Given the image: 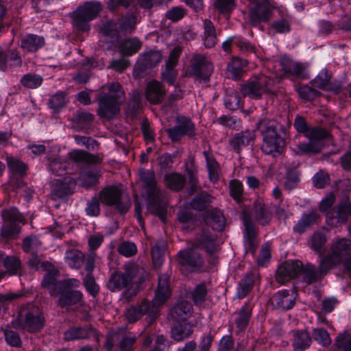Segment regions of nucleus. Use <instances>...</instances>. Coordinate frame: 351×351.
<instances>
[{
    "label": "nucleus",
    "mask_w": 351,
    "mask_h": 351,
    "mask_svg": "<svg viewBox=\"0 0 351 351\" xmlns=\"http://www.w3.org/2000/svg\"><path fill=\"white\" fill-rule=\"evenodd\" d=\"M170 295L169 277L167 274H162L158 278V287L152 305L148 301H143L140 306L129 308L125 313L127 319L133 322L145 313L154 315L158 307L164 304Z\"/></svg>",
    "instance_id": "obj_1"
},
{
    "label": "nucleus",
    "mask_w": 351,
    "mask_h": 351,
    "mask_svg": "<svg viewBox=\"0 0 351 351\" xmlns=\"http://www.w3.org/2000/svg\"><path fill=\"white\" fill-rule=\"evenodd\" d=\"M294 127L299 132H302L309 140L308 143H299L297 145V153L299 154L317 153L321 150L322 140L327 136V132L321 128H308L304 118L297 116Z\"/></svg>",
    "instance_id": "obj_2"
},
{
    "label": "nucleus",
    "mask_w": 351,
    "mask_h": 351,
    "mask_svg": "<svg viewBox=\"0 0 351 351\" xmlns=\"http://www.w3.org/2000/svg\"><path fill=\"white\" fill-rule=\"evenodd\" d=\"M143 270L135 263H130L125 266L123 273L116 272L111 276L108 287L112 291L126 289L136 291L140 288V285L144 281L142 276Z\"/></svg>",
    "instance_id": "obj_3"
},
{
    "label": "nucleus",
    "mask_w": 351,
    "mask_h": 351,
    "mask_svg": "<svg viewBox=\"0 0 351 351\" xmlns=\"http://www.w3.org/2000/svg\"><path fill=\"white\" fill-rule=\"evenodd\" d=\"M278 126L279 125L276 121L268 119H263L257 124V128L263 136L261 149L266 154L276 156L282 150L284 141L277 134Z\"/></svg>",
    "instance_id": "obj_4"
},
{
    "label": "nucleus",
    "mask_w": 351,
    "mask_h": 351,
    "mask_svg": "<svg viewBox=\"0 0 351 351\" xmlns=\"http://www.w3.org/2000/svg\"><path fill=\"white\" fill-rule=\"evenodd\" d=\"M123 92L117 82L109 86L108 93H99L98 114L106 119H111L119 112V104Z\"/></svg>",
    "instance_id": "obj_5"
},
{
    "label": "nucleus",
    "mask_w": 351,
    "mask_h": 351,
    "mask_svg": "<svg viewBox=\"0 0 351 351\" xmlns=\"http://www.w3.org/2000/svg\"><path fill=\"white\" fill-rule=\"evenodd\" d=\"M249 21L253 26L267 23L273 17L276 5L269 0H248Z\"/></svg>",
    "instance_id": "obj_6"
},
{
    "label": "nucleus",
    "mask_w": 351,
    "mask_h": 351,
    "mask_svg": "<svg viewBox=\"0 0 351 351\" xmlns=\"http://www.w3.org/2000/svg\"><path fill=\"white\" fill-rule=\"evenodd\" d=\"M101 10V5L99 2H87L80 6L73 12V24L81 31L87 32L89 30V21L97 17Z\"/></svg>",
    "instance_id": "obj_7"
},
{
    "label": "nucleus",
    "mask_w": 351,
    "mask_h": 351,
    "mask_svg": "<svg viewBox=\"0 0 351 351\" xmlns=\"http://www.w3.org/2000/svg\"><path fill=\"white\" fill-rule=\"evenodd\" d=\"M100 201L110 206H114L120 213H126L130 207L129 195L117 186L105 188L100 192Z\"/></svg>",
    "instance_id": "obj_8"
},
{
    "label": "nucleus",
    "mask_w": 351,
    "mask_h": 351,
    "mask_svg": "<svg viewBox=\"0 0 351 351\" xmlns=\"http://www.w3.org/2000/svg\"><path fill=\"white\" fill-rule=\"evenodd\" d=\"M20 325L29 332H34L43 325V317L40 308L32 304L21 308L19 311Z\"/></svg>",
    "instance_id": "obj_9"
},
{
    "label": "nucleus",
    "mask_w": 351,
    "mask_h": 351,
    "mask_svg": "<svg viewBox=\"0 0 351 351\" xmlns=\"http://www.w3.org/2000/svg\"><path fill=\"white\" fill-rule=\"evenodd\" d=\"M274 83V80L265 75H261L248 83L242 85L241 91L245 96H248L252 99H258L263 94L270 90V88Z\"/></svg>",
    "instance_id": "obj_10"
},
{
    "label": "nucleus",
    "mask_w": 351,
    "mask_h": 351,
    "mask_svg": "<svg viewBox=\"0 0 351 351\" xmlns=\"http://www.w3.org/2000/svg\"><path fill=\"white\" fill-rule=\"evenodd\" d=\"M351 215V203L347 197L343 198L338 206L337 211H330L326 214V223L331 227H338L347 221Z\"/></svg>",
    "instance_id": "obj_11"
},
{
    "label": "nucleus",
    "mask_w": 351,
    "mask_h": 351,
    "mask_svg": "<svg viewBox=\"0 0 351 351\" xmlns=\"http://www.w3.org/2000/svg\"><path fill=\"white\" fill-rule=\"evenodd\" d=\"M2 217L6 224L2 228L1 235L3 237L8 238L17 234L19 232V228L16 223H20L23 221V217L18 210L15 208L3 210Z\"/></svg>",
    "instance_id": "obj_12"
},
{
    "label": "nucleus",
    "mask_w": 351,
    "mask_h": 351,
    "mask_svg": "<svg viewBox=\"0 0 351 351\" xmlns=\"http://www.w3.org/2000/svg\"><path fill=\"white\" fill-rule=\"evenodd\" d=\"M178 258L181 267L190 272L199 269L203 263L200 255L194 250L180 251L178 254Z\"/></svg>",
    "instance_id": "obj_13"
},
{
    "label": "nucleus",
    "mask_w": 351,
    "mask_h": 351,
    "mask_svg": "<svg viewBox=\"0 0 351 351\" xmlns=\"http://www.w3.org/2000/svg\"><path fill=\"white\" fill-rule=\"evenodd\" d=\"M194 128V125L189 119L180 117L178 119L176 125L167 130V133L173 141H176L184 135L193 136Z\"/></svg>",
    "instance_id": "obj_14"
},
{
    "label": "nucleus",
    "mask_w": 351,
    "mask_h": 351,
    "mask_svg": "<svg viewBox=\"0 0 351 351\" xmlns=\"http://www.w3.org/2000/svg\"><path fill=\"white\" fill-rule=\"evenodd\" d=\"M302 269V264L298 261H289L282 263L278 269L276 280L284 284L297 276Z\"/></svg>",
    "instance_id": "obj_15"
},
{
    "label": "nucleus",
    "mask_w": 351,
    "mask_h": 351,
    "mask_svg": "<svg viewBox=\"0 0 351 351\" xmlns=\"http://www.w3.org/2000/svg\"><path fill=\"white\" fill-rule=\"evenodd\" d=\"M296 298L293 290H282L277 292L271 299L272 304L277 308L288 310L291 308Z\"/></svg>",
    "instance_id": "obj_16"
},
{
    "label": "nucleus",
    "mask_w": 351,
    "mask_h": 351,
    "mask_svg": "<svg viewBox=\"0 0 351 351\" xmlns=\"http://www.w3.org/2000/svg\"><path fill=\"white\" fill-rule=\"evenodd\" d=\"M134 18L130 16L126 18L123 23H117L110 21L103 25L100 29V32L106 36H115L119 32V29H121V31L132 29L134 25Z\"/></svg>",
    "instance_id": "obj_17"
},
{
    "label": "nucleus",
    "mask_w": 351,
    "mask_h": 351,
    "mask_svg": "<svg viewBox=\"0 0 351 351\" xmlns=\"http://www.w3.org/2000/svg\"><path fill=\"white\" fill-rule=\"evenodd\" d=\"M192 306L186 301H182L175 305L170 311V317L174 322L186 321L192 313Z\"/></svg>",
    "instance_id": "obj_18"
},
{
    "label": "nucleus",
    "mask_w": 351,
    "mask_h": 351,
    "mask_svg": "<svg viewBox=\"0 0 351 351\" xmlns=\"http://www.w3.org/2000/svg\"><path fill=\"white\" fill-rule=\"evenodd\" d=\"M44 38L34 34H28L21 41V47L26 53H33L44 45Z\"/></svg>",
    "instance_id": "obj_19"
},
{
    "label": "nucleus",
    "mask_w": 351,
    "mask_h": 351,
    "mask_svg": "<svg viewBox=\"0 0 351 351\" xmlns=\"http://www.w3.org/2000/svg\"><path fill=\"white\" fill-rule=\"evenodd\" d=\"M192 332V326L186 321L175 322L171 328V337L177 341L188 338Z\"/></svg>",
    "instance_id": "obj_20"
},
{
    "label": "nucleus",
    "mask_w": 351,
    "mask_h": 351,
    "mask_svg": "<svg viewBox=\"0 0 351 351\" xmlns=\"http://www.w3.org/2000/svg\"><path fill=\"white\" fill-rule=\"evenodd\" d=\"M165 90L161 84L155 81L148 83L146 88V97L151 103L156 104L160 102L163 97Z\"/></svg>",
    "instance_id": "obj_21"
},
{
    "label": "nucleus",
    "mask_w": 351,
    "mask_h": 351,
    "mask_svg": "<svg viewBox=\"0 0 351 351\" xmlns=\"http://www.w3.org/2000/svg\"><path fill=\"white\" fill-rule=\"evenodd\" d=\"M203 26L204 29L203 36L204 45L206 48L213 47L217 42L215 27L213 23L208 19L204 21Z\"/></svg>",
    "instance_id": "obj_22"
},
{
    "label": "nucleus",
    "mask_w": 351,
    "mask_h": 351,
    "mask_svg": "<svg viewBox=\"0 0 351 351\" xmlns=\"http://www.w3.org/2000/svg\"><path fill=\"white\" fill-rule=\"evenodd\" d=\"M285 73H290L302 78L308 77L306 67L301 63L284 60L281 62Z\"/></svg>",
    "instance_id": "obj_23"
},
{
    "label": "nucleus",
    "mask_w": 351,
    "mask_h": 351,
    "mask_svg": "<svg viewBox=\"0 0 351 351\" xmlns=\"http://www.w3.org/2000/svg\"><path fill=\"white\" fill-rule=\"evenodd\" d=\"M291 19L288 15H282L276 19L270 25L269 29L275 33L286 34L291 30Z\"/></svg>",
    "instance_id": "obj_24"
},
{
    "label": "nucleus",
    "mask_w": 351,
    "mask_h": 351,
    "mask_svg": "<svg viewBox=\"0 0 351 351\" xmlns=\"http://www.w3.org/2000/svg\"><path fill=\"white\" fill-rule=\"evenodd\" d=\"M253 139V134L250 131H245L235 135L231 140L230 145L234 150L239 151L252 142Z\"/></svg>",
    "instance_id": "obj_25"
},
{
    "label": "nucleus",
    "mask_w": 351,
    "mask_h": 351,
    "mask_svg": "<svg viewBox=\"0 0 351 351\" xmlns=\"http://www.w3.org/2000/svg\"><path fill=\"white\" fill-rule=\"evenodd\" d=\"M311 343V338L306 331H297L294 333L293 346L294 347L295 350H306L310 346Z\"/></svg>",
    "instance_id": "obj_26"
},
{
    "label": "nucleus",
    "mask_w": 351,
    "mask_h": 351,
    "mask_svg": "<svg viewBox=\"0 0 351 351\" xmlns=\"http://www.w3.org/2000/svg\"><path fill=\"white\" fill-rule=\"evenodd\" d=\"M245 232H244V242L245 247L247 251L254 253V248L255 246V237L256 232L254 225L247 220H244Z\"/></svg>",
    "instance_id": "obj_27"
},
{
    "label": "nucleus",
    "mask_w": 351,
    "mask_h": 351,
    "mask_svg": "<svg viewBox=\"0 0 351 351\" xmlns=\"http://www.w3.org/2000/svg\"><path fill=\"white\" fill-rule=\"evenodd\" d=\"M164 182L167 187L173 191H179L183 188L185 179L179 173H169L165 176Z\"/></svg>",
    "instance_id": "obj_28"
},
{
    "label": "nucleus",
    "mask_w": 351,
    "mask_h": 351,
    "mask_svg": "<svg viewBox=\"0 0 351 351\" xmlns=\"http://www.w3.org/2000/svg\"><path fill=\"white\" fill-rule=\"evenodd\" d=\"M69 156V158L75 162L97 163L100 160L98 156L78 149L72 150Z\"/></svg>",
    "instance_id": "obj_29"
},
{
    "label": "nucleus",
    "mask_w": 351,
    "mask_h": 351,
    "mask_svg": "<svg viewBox=\"0 0 351 351\" xmlns=\"http://www.w3.org/2000/svg\"><path fill=\"white\" fill-rule=\"evenodd\" d=\"M317 220L318 215L316 213L312 212L308 214L304 215L294 226L293 229L295 232L302 234L309 226L317 223Z\"/></svg>",
    "instance_id": "obj_30"
},
{
    "label": "nucleus",
    "mask_w": 351,
    "mask_h": 351,
    "mask_svg": "<svg viewBox=\"0 0 351 351\" xmlns=\"http://www.w3.org/2000/svg\"><path fill=\"white\" fill-rule=\"evenodd\" d=\"M141 47L140 40L136 38H133L123 41L119 46V50L123 55L131 56L136 53Z\"/></svg>",
    "instance_id": "obj_31"
},
{
    "label": "nucleus",
    "mask_w": 351,
    "mask_h": 351,
    "mask_svg": "<svg viewBox=\"0 0 351 351\" xmlns=\"http://www.w3.org/2000/svg\"><path fill=\"white\" fill-rule=\"evenodd\" d=\"M193 69L198 75L208 76L213 71L212 64L204 56H197L196 63L193 64Z\"/></svg>",
    "instance_id": "obj_32"
},
{
    "label": "nucleus",
    "mask_w": 351,
    "mask_h": 351,
    "mask_svg": "<svg viewBox=\"0 0 351 351\" xmlns=\"http://www.w3.org/2000/svg\"><path fill=\"white\" fill-rule=\"evenodd\" d=\"M206 223L217 231H221L225 226V218L221 211L215 210L209 213L206 218Z\"/></svg>",
    "instance_id": "obj_33"
},
{
    "label": "nucleus",
    "mask_w": 351,
    "mask_h": 351,
    "mask_svg": "<svg viewBox=\"0 0 351 351\" xmlns=\"http://www.w3.org/2000/svg\"><path fill=\"white\" fill-rule=\"evenodd\" d=\"M331 73L324 69L319 71L317 75L312 80L311 84L313 86L324 89H330V82Z\"/></svg>",
    "instance_id": "obj_34"
},
{
    "label": "nucleus",
    "mask_w": 351,
    "mask_h": 351,
    "mask_svg": "<svg viewBox=\"0 0 351 351\" xmlns=\"http://www.w3.org/2000/svg\"><path fill=\"white\" fill-rule=\"evenodd\" d=\"M140 175L141 178L149 189V198H151L152 195L158 197L159 192L156 186L155 176L154 173L149 171H142Z\"/></svg>",
    "instance_id": "obj_35"
},
{
    "label": "nucleus",
    "mask_w": 351,
    "mask_h": 351,
    "mask_svg": "<svg viewBox=\"0 0 351 351\" xmlns=\"http://www.w3.org/2000/svg\"><path fill=\"white\" fill-rule=\"evenodd\" d=\"M82 299V293L79 291H68L61 295L59 299V304L62 307L69 308L71 306L78 303Z\"/></svg>",
    "instance_id": "obj_36"
},
{
    "label": "nucleus",
    "mask_w": 351,
    "mask_h": 351,
    "mask_svg": "<svg viewBox=\"0 0 351 351\" xmlns=\"http://www.w3.org/2000/svg\"><path fill=\"white\" fill-rule=\"evenodd\" d=\"M83 258L82 253L75 250H68L65 254V260L67 265L74 269H77L81 267Z\"/></svg>",
    "instance_id": "obj_37"
},
{
    "label": "nucleus",
    "mask_w": 351,
    "mask_h": 351,
    "mask_svg": "<svg viewBox=\"0 0 351 351\" xmlns=\"http://www.w3.org/2000/svg\"><path fill=\"white\" fill-rule=\"evenodd\" d=\"M48 273L43 278L42 285L47 288L51 295H54L56 289V275L58 271L51 265V267L47 270Z\"/></svg>",
    "instance_id": "obj_38"
},
{
    "label": "nucleus",
    "mask_w": 351,
    "mask_h": 351,
    "mask_svg": "<svg viewBox=\"0 0 351 351\" xmlns=\"http://www.w3.org/2000/svg\"><path fill=\"white\" fill-rule=\"evenodd\" d=\"M165 247V241H159L152 248V261L155 267H158L162 264Z\"/></svg>",
    "instance_id": "obj_39"
},
{
    "label": "nucleus",
    "mask_w": 351,
    "mask_h": 351,
    "mask_svg": "<svg viewBox=\"0 0 351 351\" xmlns=\"http://www.w3.org/2000/svg\"><path fill=\"white\" fill-rule=\"evenodd\" d=\"M246 65V61L239 58H234L228 64L227 69L230 76L237 79L243 71V68Z\"/></svg>",
    "instance_id": "obj_40"
},
{
    "label": "nucleus",
    "mask_w": 351,
    "mask_h": 351,
    "mask_svg": "<svg viewBox=\"0 0 351 351\" xmlns=\"http://www.w3.org/2000/svg\"><path fill=\"white\" fill-rule=\"evenodd\" d=\"M73 182L64 178L63 181L57 180L56 186L53 189V194L58 197H64L71 193V185Z\"/></svg>",
    "instance_id": "obj_41"
},
{
    "label": "nucleus",
    "mask_w": 351,
    "mask_h": 351,
    "mask_svg": "<svg viewBox=\"0 0 351 351\" xmlns=\"http://www.w3.org/2000/svg\"><path fill=\"white\" fill-rule=\"evenodd\" d=\"M89 335V330L85 328H73L69 329L64 332V339L66 341H72L80 339L87 338Z\"/></svg>",
    "instance_id": "obj_42"
},
{
    "label": "nucleus",
    "mask_w": 351,
    "mask_h": 351,
    "mask_svg": "<svg viewBox=\"0 0 351 351\" xmlns=\"http://www.w3.org/2000/svg\"><path fill=\"white\" fill-rule=\"evenodd\" d=\"M255 218L262 225L268 223L271 219V215L265 210V205L261 202L255 204Z\"/></svg>",
    "instance_id": "obj_43"
},
{
    "label": "nucleus",
    "mask_w": 351,
    "mask_h": 351,
    "mask_svg": "<svg viewBox=\"0 0 351 351\" xmlns=\"http://www.w3.org/2000/svg\"><path fill=\"white\" fill-rule=\"evenodd\" d=\"M326 238L321 233H315L310 242L311 247L319 255H322L325 249Z\"/></svg>",
    "instance_id": "obj_44"
},
{
    "label": "nucleus",
    "mask_w": 351,
    "mask_h": 351,
    "mask_svg": "<svg viewBox=\"0 0 351 351\" xmlns=\"http://www.w3.org/2000/svg\"><path fill=\"white\" fill-rule=\"evenodd\" d=\"M49 170L56 175H62L66 170V162H63L58 157L49 156Z\"/></svg>",
    "instance_id": "obj_45"
},
{
    "label": "nucleus",
    "mask_w": 351,
    "mask_h": 351,
    "mask_svg": "<svg viewBox=\"0 0 351 351\" xmlns=\"http://www.w3.org/2000/svg\"><path fill=\"white\" fill-rule=\"evenodd\" d=\"M21 84L29 88H36L43 82V78L40 75L35 74H26L21 80Z\"/></svg>",
    "instance_id": "obj_46"
},
{
    "label": "nucleus",
    "mask_w": 351,
    "mask_h": 351,
    "mask_svg": "<svg viewBox=\"0 0 351 351\" xmlns=\"http://www.w3.org/2000/svg\"><path fill=\"white\" fill-rule=\"evenodd\" d=\"M141 59L145 66H152L161 61L162 55L158 51H153L145 53Z\"/></svg>",
    "instance_id": "obj_47"
},
{
    "label": "nucleus",
    "mask_w": 351,
    "mask_h": 351,
    "mask_svg": "<svg viewBox=\"0 0 351 351\" xmlns=\"http://www.w3.org/2000/svg\"><path fill=\"white\" fill-rule=\"evenodd\" d=\"M315 341L323 346H328L331 343V338L328 332L322 328H315L313 331Z\"/></svg>",
    "instance_id": "obj_48"
},
{
    "label": "nucleus",
    "mask_w": 351,
    "mask_h": 351,
    "mask_svg": "<svg viewBox=\"0 0 351 351\" xmlns=\"http://www.w3.org/2000/svg\"><path fill=\"white\" fill-rule=\"evenodd\" d=\"M336 346L341 351H351V335L347 331L339 335L336 339Z\"/></svg>",
    "instance_id": "obj_49"
},
{
    "label": "nucleus",
    "mask_w": 351,
    "mask_h": 351,
    "mask_svg": "<svg viewBox=\"0 0 351 351\" xmlns=\"http://www.w3.org/2000/svg\"><path fill=\"white\" fill-rule=\"evenodd\" d=\"M67 101L68 99L64 93H57L51 97L49 105L51 108L58 111L65 106Z\"/></svg>",
    "instance_id": "obj_50"
},
{
    "label": "nucleus",
    "mask_w": 351,
    "mask_h": 351,
    "mask_svg": "<svg viewBox=\"0 0 351 351\" xmlns=\"http://www.w3.org/2000/svg\"><path fill=\"white\" fill-rule=\"evenodd\" d=\"M211 202V197L208 194H201L194 197L191 203V207L195 210L204 209Z\"/></svg>",
    "instance_id": "obj_51"
},
{
    "label": "nucleus",
    "mask_w": 351,
    "mask_h": 351,
    "mask_svg": "<svg viewBox=\"0 0 351 351\" xmlns=\"http://www.w3.org/2000/svg\"><path fill=\"white\" fill-rule=\"evenodd\" d=\"M97 180L98 176L97 172L91 171L80 175L78 182L83 187L88 188L95 184Z\"/></svg>",
    "instance_id": "obj_52"
},
{
    "label": "nucleus",
    "mask_w": 351,
    "mask_h": 351,
    "mask_svg": "<svg viewBox=\"0 0 351 351\" xmlns=\"http://www.w3.org/2000/svg\"><path fill=\"white\" fill-rule=\"evenodd\" d=\"M329 181L330 178L328 173L322 170H319L317 172L313 178V184L318 189L325 187L329 184Z\"/></svg>",
    "instance_id": "obj_53"
},
{
    "label": "nucleus",
    "mask_w": 351,
    "mask_h": 351,
    "mask_svg": "<svg viewBox=\"0 0 351 351\" xmlns=\"http://www.w3.org/2000/svg\"><path fill=\"white\" fill-rule=\"evenodd\" d=\"M7 162L10 170L13 173L23 174L25 172L27 167L21 160L13 158H8Z\"/></svg>",
    "instance_id": "obj_54"
},
{
    "label": "nucleus",
    "mask_w": 351,
    "mask_h": 351,
    "mask_svg": "<svg viewBox=\"0 0 351 351\" xmlns=\"http://www.w3.org/2000/svg\"><path fill=\"white\" fill-rule=\"evenodd\" d=\"M29 266L36 270L45 271L49 269L51 267V264L47 261H41L40 259L36 256H34L32 258L29 260Z\"/></svg>",
    "instance_id": "obj_55"
},
{
    "label": "nucleus",
    "mask_w": 351,
    "mask_h": 351,
    "mask_svg": "<svg viewBox=\"0 0 351 351\" xmlns=\"http://www.w3.org/2000/svg\"><path fill=\"white\" fill-rule=\"evenodd\" d=\"M93 115L89 112L84 111H78L74 115L75 121L82 126H86L93 120Z\"/></svg>",
    "instance_id": "obj_56"
},
{
    "label": "nucleus",
    "mask_w": 351,
    "mask_h": 351,
    "mask_svg": "<svg viewBox=\"0 0 351 351\" xmlns=\"http://www.w3.org/2000/svg\"><path fill=\"white\" fill-rule=\"evenodd\" d=\"M230 191L231 196L237 201H239L243 195V185L239 180H234L230 182Z\"/></svg>",
    "instance_id": "obj_57"
},
{
    "label": "nucleus",
    "mask_w": 351,
    "mask_h": 351,
    "mask_svg": "<svg viewBox=\"0 0 351 351\" xmlns=\"http://www.w3.org/2000/svg\"><path fill=\"white\" fill-rule=\"evenodd\" d=\"M136 341L135 335L128 332L126 333L121 339L119 348L121 351H130L132 348V346Z\"/></svg>",
    "instance_id": "obj_58"
},
{
    "label": "nucleus",
    "mask_w": 351,
    "mask_h": 351,
    "mask_svg": "<svg viewBox=\"0 0 351 351\" xmlns=\"http://www.w3.org/2000/svg\"><path fill=\"white\" fill-rule=\"evenodd\" d=\"M215 6L221 13H228L234 8L235 0H216Z\"/></svg>",
    "instance_id": "obj_59"
},
{
    "label": "nucleus",
    "mask_w": 351,
    "mask_h": 351,
    "mask_svg": "<svg viewBox=\"0 0 351 351\" xmlns=\"http://www.w3.org/2000/svg\"><path fill=\"white\" fill-rule=\"evenodd\" d=\"M300 96L304 99L311 100L317 97L319 92L308 86H302L298 89Z\"/></svg>",
    "instance_id": "obj_60"
},
{
    "label": "nucleus",
    "mask_w": 351,
    "mask_h": 351,
    "mask_svg": "<svg viewBox=\"0 0 351 351\" xmlns=\"http://www.w3.org/2000/svg\"><path fill=\"white\" fill-rule=\"evenodd\" d=\"M119 252L127 257L136 254L137 249L134 243L131 242H123L119 247Z\"/></svg>",
    "instance_id": "obj_61"
},
{
    "label": "nucleus",
    "mask_w": 351,
    "mask_h": 351,
    "mask_svg": "<svg viewBox=\"0 0 351 351\" xmlns=\"http://www.w3.org/2000/svg\"><path fill=\"white\" fill-rule=\"evenodd\" d=\"M207 290L204 284L197 285L193 292V298L195 304L203 302L206 295Z\"/></svg>",
    "instance_id": "obj_62"
},
{
    "label": "nucleus",
    "mask_w": 351,
    "mask_h": 351,
    "mask_svg": "<svg viewBox=\"0 0 351 351\" xmlns=\"http://www.w3.org/2000/svg\"><path fill=\"white\" fill-rule=\"evenodd\" d=\"M40 245V242L36 236L27 237L23 240V248L25 252H32Z\"/></svg>",
    "instance_id": "obj_63"
},
{
    "label": "nucleus",
    "mask_w": 351,
    "mask_h": 351,
    "mask_svg": "<svg viewBox=\"0 0 351 351\" xmlns=\"http://www.w3.org/2000/svg\"><path fill=\"white\" fill-rule=\"evenodd\" d=\"M4 266L7 269V270L12 274L16 273L17 270L20 267V261L19 260L13 256H8L4 259L3 261Z\"/></svg>",
    "instance_id": "obj_64"
}]
</instances>
